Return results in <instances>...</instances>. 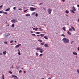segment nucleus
Returning a JSON list of instances; mask_svg holds the SVG:
<instances>
[{"label":"nucleus","instance_id":"1","mask_svg":"<svg viewBox=\"0 0 79 79\" xmlns=\"http://www.w3.org/2000/svg\"><path fill=\"white\" fill-rule=\"evenodd\" d=\"M62 41L66 43H68L69 42V40L68 39L66 38H63V39H62Z\"/></svg>","mask_w":79,"mask_h":79},{"label":"nucleus","instance_id":"2","mask_svg":"<svg viewBox=\"0 0 79 79\" xmlns=\"http://www.w3.org/2000/svg\"><path fill=\"white\" fill-rule=\"evenodd\" d=\"M36 50H39L40 51V53H42L44 51V50H43L41 48V47H37L36 48Z\"/></svg>","mask_w":79,"mask_h":79},{"label":"nucleus","instance_id":"3","mask_svg":"<svg viewBox=\"0 0 79 79\" xmlns=\"http://www.w3.org/2000/svg\"><path fill=\"white\" fill-rule=\"evenodd\" d=\"M36 9V8H33L32 7H30V10L31 11H34Z\"/></svg>","mask_w":79,"mask_h":79},{"label":"nucleus","instance_id":"4","mask_svg":"<svg viewBox=\"0 0 79 79\" xmlns=\"http://www.w3.org/2000/svg\"><path fill=\"white\" fill-rule=\"evenodd\" d=\"M11 22L14 23H17L18 22V20L17 19H16V20L13 19L11 21Z\"/></svg>","mask_w":79,"mask_h":79},{"label":"nucleus","instance_id":"5","mask_svg":"<svg viewBox=\"0 0 79 79\" xmlns=\"http://www.w3.org/2000/svg\"><path fill=\"white\" fill-rule=\"evenodd\" d=\"M48 13H49V14H51V13L52 10L51 9H48Z\"/></svg>","mask_w":79,"mask_h":79},{"label":"nucleus","instance_id":"6","mask_svg":"<svg viewBox=\"0 0 79 79\" xmlns=\"http://www.w3.org/2000/svg\"><path fill=\"white\" fill-rule=\"evenodd\" d=\"M14 77V79H18V77L17 76H16L15 75H12V78H13Z\"/></svg>","mask_w":79,"mask_h":79},{"label":"nucleus","instance_id":"7","mask_svg":"<svg viewBox=\"0 0 79 79\" xmlns=\"http://www.w3.org/2000/svg\"><path fill=\"white\" fill-rule=\"evenodd\" d=\"M21 44H18V45H17L16 46H15V48H18L20 46H21Z\"/></svg>","mask_w":79,"mask_h":79},{"label":"nucleus","instance_id":"8","mask_svg":"<svg viewBox=\"0 0 79 79\" xmlns=\"http://www.w3.org/2000/svg\"><path fill=\"white\" fill-rule=\"evenodd\" d=\"M72 10L74 11H76V9H75V7L74 6H73L72 7Z\"/></svg>","mask_w":79,"mask_h":79},{"label":"nucleus","instance_id":"9","mask_svg":"<svg viewBox=\"0 0 79 79\" xmlns=\"http://www.w3.org/2000/svg\"><path fill=\"white\" fill-rule=\"evenodd\" d=\"M10 34H4V36H5V37H7V36H8V35H10Z\"/></svg>","mask_w":79,"mask_h":79},{"label":"nucleus","instance_id":"10","mask_svg":"<svg viewBox=\"0 0 79 79\" xmlns=\"http://www.w3.org/2000/svg\"><path fill=\"white\" fill-rule=\"evenodd\" d=\"M70 27L73 29V31H75V28L71 26Z\"/></svg>","mask_w":79,"mask_h":79},{"label":"nucleus","instance_id":"11","mask_svg":"<svg viewBox=\"0 0 79 79\" xmlns=\"http://www.w3.org/2000/svg\"><path fill=\"white\" fill-rule=\"evenodd\" d=\"M10 9V8H9L8 9H6L5 10V11H9V10Z\"/></svg>","mask_w":79,"mask_h":79},{"label":"nucleus","instance_id":"12","mask_svg":"<svg viewBox=\"0 0 79 79\" xmlns=\"http://www.w3.org/2000/svg\"><path fill=\"white\" fill-rule=\"evenodd\" d=\"M30 16V15L29 14H27L26 15V16L27 17H29Z\"/></svg>","mask_w":79,"mask_h":79},{"label":"nucleus","instance_id":"13","mask_svg":"<svg viewBox=\"0 0 79 79\" xmlns=\"http://www.w3.org/2000/svg\"><path fill=\"white\" fill-rule=\"evenodd\" d=\"M44 34H41L40 35V36H41V37H44Z\"/></svg>","mask_w":79,"mask_h":79},{"label":"nucleus","instance_id":"14","mask_svg":"<svg viewBox=\"0 0 79 79\" xmlns=\"http://www.w3.org/2000/svg\"><path fill=\"white\" fill-rule=\"evenodd\" d=\"M44 46H45V47H48V44H44Z\"/></svg>","mask_w":79,"mask_h":79},{"label":"nucleus","instance_id":"15","mask_svg":"<svg viewBox=\"0 0 79 79\" xmlns=\"http://www.w3.org/2000/svg\"><path fill=\"white\" fill-rule=\"evenodd\" d=\"M73 54L75 55H77V53L75 52H73Z\"/></svg>","mask_w":79,"mask_h":79},{"label":"nucleus","instance_id":"16","mask_svg":"<svg viewBox=\"0 0 79 79\" xmlns=\"http://www.w3.org/2000/svg\"><path fill=\"white\" fill-rule=\"evenodd\" d=\"M65 29H66V27H63V28H62V29H63V30L65 31H66V30Z\"/></svg>","mask_w":79,"mask_h":79},{"label":"nucleus","instance_id":"17","mask_svg":"<svg viewBox=\"0 0 79 79\" xmlns=\"http://www.w3.org/2000/svg\"><path fill=\"white\" fill-rule=\"evenodd\" d=\"M67 33L69 35H71V34L69 32V31H67Z\"/></svg>","mask_w":79,"mask_h":79},{"label":"nucleus","instance_id":"18","mask_svg":"<svg viewBox=\"0 0 79 79\" xmlns=\"http://www.w3.org/2000/svg\"><path fill=\"white\" fill-rule=\"evenodd\" d=\"M6 51H4L3 52V54H6Z\"/></svg>","mask_w":79,"mask_h":79},{"label":"nucleus","instance_id":"19","mask_svg":"<svg viewBox=\"0 0 79 79\" xmlns=\"http://www.w3.org/2000/svg\"><path fill=\"white\" fill-rule=\"evenodd\" d=\"M45 44V42H43V43H41V45H44Z\"/></svg>","mask_w":79,"mask_h":79},{"label":"nucleus","instance_id":"20","mask_svg":"<svg viewBox=\"0 0 79 79\" xmlns=\"http://www.w3.org/2000/svg\"><path fill=\"white\" fill-rule=\"evenodd\" d=\"M44 38L46 40H48V38L46 36H45L44 37Z\"/></svg>","mask_w":79,"mask_h":79},{"label":"nucleus","instance_id":"21","mask_svg":"<svg viewBox=\"0 0 79 79\" xmlns=\"http://www.w3.org/2000/svg\"><path fill=\"white\" fill-rule=\"evenodd\" d=\"M70 11H71V12H72L73 13H75V12H74V11H73V10H70Z\"/></svg>","mask_w":79,"mask_h":79},{"label":"nucleus","instance_id":"22","mask_svg":"<svg viewBox=\"0 0 79 79\" xmlns=\"http://www.w3.org/2000/svg\"><path fill=\"white\" fill-rule=\"evenodd\" d=\"M3 13L4 14L6 15H7L8 14V13L7 12H3Z\"/></svg>","mask_w":79,"mask_h":79},{"label":"nucleus","instance_id":"23","mask_svg":"<svg viewBox=\"0 0 79 79\" xmlns=\"http://www.w3.org/2000/svg\"><path fill=\"white\" fill-rule=\"evenodd\" d=\"M4 44H8V42H4Z\"/></svg>","mask_w":79,"mask_h":79},{"label":"nucleus","instance_id":"24","mask_svg":"<svg viewBox=\"0 0 79 79\" xmlns=\"http://www.w3.org/2000/svg\"><path fill=\"white\" fill-rule=\"evenodd\" d=\"M35 14V12H33V13H32V15H34Z\"/></svg>","mask_w":79,"mask_h":79},{"label":"nucleus","instance_id":"25","mask_svg":"<svg viewBox=\"0 0 79 79\" xmlns=\"http://www.w3.org/2000/svg\"><path fill=\"white\" fill-rule=\"evenodd\" d=\"M61 36H63V37H65V35H64V34H61Z\"/></svg>","mask_w":79,"mask_h":79},{"label":"nucleus","instance_id":"26","mask_svg":"<svg viewBox=\"0 0 79 79\" xmlns=\"http://www.w3.org/2000/svg\"><path fill=\"white\" fill-rule=\"evenodd\" d=\"M14 26V24H12L11 27L12 28H13Z\"/></svg>","mask_w":79,"mask_h":79},{"label":"nucleus","instance_id":"27","mask_svg":"<svg viewBox=\"0 0 79 79\" xmlns=\"http://www.w3.org/2000/svg\"><path fill=\"white\" fill-rule=\"evenodd\" d=\"M2 79H5V78H4V75H2Z\"/></svg>","mask_w":79,"mask_h":79},{"label":"nucleus","instance_id":"28","mask_svg":"<svg viewBox=\"0 0 79 79\" xmlns=\"http://www.w3.org/2000/svg\"><path fill=\"white\" fill-rule=\"evenodd\" d=\"M66 13L67 14H68L69 13V12L68 10H66Z\"/></svg>","mask_w":79,"mask_h":79},{"label":"nucleus","instance_id":"29","mask_svg":"<svg viewBox=\"0 0 79 79\" xmlns=\"http://www.w3.org/2000/svg\"><path fill=\"white\" fill-rule=\"evenodd\" d=\"M9 73L11 74H12V72L10 71H9Z\"/></svg>","mask_w":79,"mask_h":79},{"label":"nucleus","instance_id":"30","mask_svg":"<svg viewBox=\"0 0 79 79\" xmlns=\"http://www.w3.org/2000/svg\"><path fill=\"white\" fill-rule=\"evenodd\" d=\"M28 10V9H27L26 10L24 11V12H26L27 11V10Z\"/></svg>","mask_w":79,"mask_h":79},{"label":"nucleus","instance_id":"31","mask_svg":"<svg viewBox=\"0 0 79 79\" xmlns=\"http://www.w3.org/2000/svg\"><path fill=\"white\" fill-rule=\"evenodd\" d=\"M38 41H39V42H42V40H38Z\"/></svg>","mask_w":79,"mask_h":79},{"label":"nucleus","instance_id":"32","mask_svg":"<svg viewBox=\"0 0 79 79\" xmlns=\"http://www.w3.org/2000/svg\"><path fill=\"white\" fill-rule=\"evenodd\" d=\"M69 30L70 31H72V29H71V28H70L69 29Z\"/></svg>","mask_w":79,"mask_h":79},{"label":"nucleus","instance_id":"33","mask_svg":"<svg viewBox=\"0 0 79 79\" xmlns=\"http://www.w3.org/2000/svg\"><path fill=\"white\" fill-rule=\"evenodd\" d=\"M42 54H40L39 55V56H42Z\"/></svg>","mask_w":79,"mask_h":79},{"label":"nucleus","instance_id":"34","mask_svg":"<svg viewBox=\"0 0 79 79\" xmlns=\"http://www.w3.org/2000/svg\"><path fill=\"white\" fill-rule=\"evenodd\" d=\"M32 36H35L36 35H35V34H32Z\"/></svg>","mask_w":79,"mask_h":79},{"label":"nucleus","instance_id":"35","mask_svg":"<svg viewBox=\"0 0 79 79\" xmlns=\"http://www.w3.org/2000/svg\"><path fill=\"white\" fill-rule=\"evenodd\" d=\"M3 5H1V6H0V8H2V7H3Z\"/></svg>","mask_w":79,"mask_h":79},{"label":"nucleus","instance_id":"36","mask_svg":"<svg viewBox=\"0 0 79 79\" xmlns=\"http://www.w3.org/2000/svg\"><path fill=\"white\" fill-rule=\"evenodd\" d=\"M16 7H14V8H13V9L14 10H15V9H16Z\"/></svg>","mask_w":79,"mask_h":79},{"label":"nucleus","instance_id":"37","mask_svg":"<svg viewBox=\"0 0 79 79\" xmlns=\"http://www.w3.org/2000/svg\"><path fill=\"white\" fill-rule=\"evenodd\" d=\"M38 29V28H36L35 29V31H37V30Z\"/></svg>","mask_w":79,"mask_h":79},{"label":"nucleus","instance_id":"38","mask_svg":"<svg viewBox=\"0 0 79 79\" xmlns=\"http://www.w3.org/2000/svg\"><path fill=\"white\" fill-rule=\"evenodd\" d=\"M35 16H36V17H37L38 16V14H37V13L36 14H35Z\"/></svg>","mask_w":79,"mask_h":79},{"label":"nucleus","instance_id":"39","mask_svg":"<svg viewBox=\"0 0 79 79\" xmlns=\"http://www.w3.org/2000/svg\"><path fill=\"white\" fill-rule=\"evenodd\" d=\"M36 34H40V32H36Z\"/></svg>","mask_w":79,"mask_h":79},{"label":"nucleus","instance_id":"40","mask_svg":"<svg viewBox=\"0 0 79 79\" xmlns=\"http://www.w3.org/2000/svg\"><path fill=\"white\" fill-rule=\"evenodd\" d=\"M43 9L44 10H46V9L44 8H43Z\"/></svg>","mask_w":79,"mask_h":79},{"label":"nucleus","instance_id":"41","mask_svg":"<svg viewBox=\"0 0 79 79\" xmlns=\"http://www.w3.org/2000/svg\"><path fill=\"white\" fill-rule=\"evenodd\" d=\"M22 72V70H20V71H19V73H21Z\"/></svg>","mask_w":79,"mask_h":79},{"label":"nucleus","instance_id":"42","mask_svg":"<svg viewBox=\"0 0 79 79\" xmlns=\"http://www.w3.org/2000/svg\"><path fill=\"white\" fill-rule=\"evenodd\" d=\"M18 54H19V55H21V53H20V52H19L18 53Z\"/></svg>","mask_w":79,"mask_h":79},{"label":"nucleus","instance_id":"43","mask_svg":"<svg viewBox=\"0 0 79 79\" xmlns=\"http://www.w3.org/2000/svg\"><path fill=\"white\" fill-rule=\"evenodd\" d=\"M73 42H74V41H72V42H71V44H73Z\"/></svg>","mask_w":79,"mask_h":79},{"label":"nucleus","instance_id":"44","mask_svg":"<svg viewBox=\"0 0 79 79\" xmlns=\"http://www.w3.org/2000/svg\"><path fill=\"white\" fill-rule=\"evenodd\" d=\"M13 41V40H11V41H10V43H12Z\"/></svg>","mask_w":79,"mask_h":79},{"label":"nucleus","instance_id":"45","mask_svg":"<svg viewBox=\"0 0 79 79\" xmlns=\"http://www.w3.org/2000/svg\"><path fill=\"white\" fill-rule=\"evenodd\" d=\"M36 55L37 56H38V53H36Z\"/></svg>","mask_w":79,"mask_h":79},{"label":"nucleus","instance_id":"46","mask_svg":"<svg viewBox=\"0 0 79 79\" xmlns=\"http://www.w3.org/2000/svg\"><path fill=\"white\" fill-rule=\"evenodd\" d=\"M22 10V9H19V10Z\"/></svg>","mask_w":79,"mask_h":79},{"label":"nucleus","instance_id":"47","mask_svg":"<svg viewBox=\"0 0 79 79\" xmlns=\"http://www.w3.org/2000/svg\"><path fill=\"white\" fill-rule=\"evenodd\" d=\"M37 37H39L40 35H37Z\"/></svg>","mask_w":79,"mask_h":79},{"label":"nucleus","instance_id":"48","mask_svg":"<svg viewBox=\"0 0 79 79\" xmlns=\"http://www.w3.org/2000/svg\"><path fill=\"white\" fill-rule=\"evenodd\" d=\"M42 4V3H41L39 4V5H41Z\"/></svg>","mask_w":79,"mask_h":79},{"label":"nucleus","instance_id":"49","mask_svg":"<svg viewBox=\"0 0 79 79\" xmlns=\"http://www.w3.org/2000/svg\"><path fill=\"white\" fill-rule=\"evenodd\" d=\"M61 1L63 2H65V0H61Z\"/></svg>","mask_w":79,"mask_h":79},{"label":"nucleus","instance_id":"50","mask_svg":"<svg viewBox=\"0 0 79 79\" xmlns=\"http://www.w3.org/2000/svg\"><path fill=\"white\" fill-rule=\"evenodd\" d=\"M77 72L79 74V70H77Z\"/></svg>","mask_w":79,"mask_h":79},{"label":"nucleus","instance_id":"51","mask_svg":"<svg viewBox=\"0 0 79 79\" xmlns=\"http://www.w3.org/2000/svg\"><path fill=\"white\" fill-rule=\"evenodd\" d=\"M77 6L79 7V4H78V5H77Z\"/></svg>","mask_w":79,"mask_h":79},{"label":"nucleus","instance_id":"52","mask_svg":"<svg viewBox=\"0 0 79 79\" xmlns=\"http://www.w3.org/2000/svg\"><path fill=\"white\" fill-rule=\"evenodd\" d=\"M30 32H31V33H33V32L32 31H31Z\"/></svg>","mask_w":79,"mask_h":79},{"label":"nucleus","instance_id":"53","mask_svg":"<svg viewBox=\"0 0 79 79\" xmlns=\"http://www.w3.org/2000/svg\"><path fill=\"white\" fill-rule=\"evenodd\" d=\"M78 22H79V18H78Z\"/></svg>","mask_w":79,"mask_h":79},{"label":"nucleus","instance_id":"54","mask_svg":"<svg viewBox=\"0 0 79 79\" xmlns=\"http://www.w3.org/2000/svg\"><path fill=\"white\" fill-rule=\"evenodd\" d=\"M78 50L79 51V47H78Z\"/></svg>","mask_w":79,"mask_h":79},{"label":"nucleus","instance_id":"55","mask_svg":"<svg viewBox=\"0 0 79 79\" xmlns=\"http://www.w3.org/2000/svg\"><path fill=\"white\" fill-rule=\"evenodd\" d=\"M33 30H35V28H33Z\"/></svg>","mask_w":79,"mask_h":79},{"label":"nucleus","instance_id":"56","mask_svg":"<svg viewBox=\"0 0 79 79\" xmlns=\"http://www.w3.org/2000/svg\"><path fill=\"white\" fill-rule=\"evenodd\" d=\"M2 13V11H0V13Z\"/></svg>","mask_w":79,"mask_h":79},{"label":"nucleus","instance_id":"57","mask_svg":"<svg viewBox=\"0 0 79 79\" xmlns=\"http://www.w3.org/2000/svg\"><path fill=\"white\" fill-rule=\"evenodd\" d=\"M2 55V53H0V55Z\"/></svg>","mask_w":79,"mask_h":79},{"label":"nucleus","instance_id":"58","mask_svg":"<svg viewBox=\"0 0 79 79\" xmlns=\"http://www.w3.org/2000/svg\"><path fill=\"white\" fill-rule=\"evenodd\" d=\"M11 45H14V44L13 43H12L11 44Z\"/></svg>","mask_w":79,"mask_h":79},{"label":"nucleus","instance_id":"59","mask_svg":"<svg viewBox=\"0 0 79 79\" xmlns=\"http://www.w3.org/2000/svg\"><path fill=\"white\" fill-rule=\"evenodd\" d=\"M24 73H26V71H24Z\"/></svg>","mask_w":79,"mask_h":79},{"label":"nucleus","instance_id":"60","mask_svg":"<svg viewBox=\"0 0 79 79\" xmlns=\"http://www.w3.org/2000/svg\"><path fill=\"white\" fill-rule=\"evenodd\" d=\"M18 51L19 52H20L19 50H18Z\"/></svg>","mask_w":79,"mask_h":79},{"label":"nucleus","instance_id":"61","mask_svg":"<svg viewBox=\"0 0 79 79\" xmlns=\"http://www.w3.org/2000/svg\"><path fill=\"white\" fill-rule=\"evenodd\" d=\"M15 43H17V41H15Z\"/></svg>","mask_w":79,"mask_h":79},{"label":"nucleus","instance_id":"62","mask_svg":"<svg viewBox=\"0 0 79 79\" xmlns=\"http://www.w3.org/2000/svg\"><path fill=\"white\" fill-rule=\"evenodd\" d=\"M48 79H51V78L50 77H49Z\"/></svg>","mask_w":79,"mask_h":79},{"label":"nucleus","instance_id":"63","mask_svg":"<svg viewBox=\"0 0 79 79\" xmlns=\"http://www.w3.org/2000/svg\"><path fill=\"white\" fill-rule=\"evenodd\" d=\"M41 29V28H39V29Z\"/></svg>","mask_w":79,"mask_h":79},{"label":"nucleus","instance_id":"64","mask_svg":"<svg viewBox=\"0 0 79 79\" xmlns=\"http://www.w3.org/2000/svg\"><path fill=\"white\" fill-rule=\"evenodd\" d=\"M42 79H44V78H42Z\"/></svg>","mask_w":79,"mask_h":79}]
</instances>
